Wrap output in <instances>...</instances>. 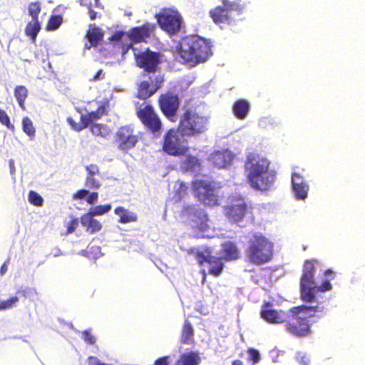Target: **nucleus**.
I'll return each mask as SVG.
<instances>
[{
  "label": "nucleus",
  "instance_id": "obj_1",
  "mask_svg": "<svg viewBox=\"0 0 365 365\" xmlns=\"http://www.w3.org/2000/svg\"><path fill=\"white\" fill-rule=\"evenodd\" d=\"M270 162L259 154L250 153L245 161L244 168L250 186L255 190H269L276 179V173L269 170Z\"/></svg>",
  "mask_w": 365,
  "mask_h": 365
},
{
  "label": "nucleus",
  "instance_id": "obj_2",
  "mask_svg": "<svg viewBox=\"0 0 365 365\" xmlns=\"http://www.w3.org/2000/svg\"><path fill=\"white\" fill-rule=\"evenodd\" d=\"M177 52L183 64L194 67L206 62L212 55L211 42L198 35L182 37Z\"/></svg>",
  "mask_w": 365,
  "mask_h": 365
},
{
  "label": "nucleus",
  "instance_id": "obj_3",
  "mask_svg": "<svg viewBox=\"0 0 365 365\" xmlns=\"http://www.w3.org/2000/svg\"><path fill=\"white\" fill-rule=\"evenodd\" d=\"M322 311L319 306H295L287 310L284 322L285 331L292 336L302 338L312 333L310 319L315 317V312Z\"/></svg>",
  "mask_w": 365,
  "mask_h": 365
},
{
  "label": "nucleus",
  "instance_id": "obj_4",
  "mask_svg": "<svg viewBox=\"0 0 365 365\" xmlns=\"http://www.w3.org/2000/svg\"><path fill=\"white\" fill-rule=\"evenodd\" d=\"M209 126V118L196 108H184L178 127L187 138H197L205 133Z\"/></svg>",
  "mask_w": 365,
  "mask_h": 365
},
{
  "label": "nucleus",
  "instance_id": "obj_5",
  "mask_svg": "<svg viewBox=\"0 0 365 365\" xmlns=\"http://www.w3.org/2000/svg\"><path fill=\"white\" fill-rule=\"evenodd\" d=\"M273 249V243L267 237L261 233H255L248 240L246 257L250 263L260 266L272 259Z\"/></svg>",
  "mask_w": 365,
  "mask_h": 365
},
{
  "label": "nucleus",
  "instance_id": "obj_6",
  "mask_svg": "<svg viewBox=\"0 0 365 365\" xmlns=\"http://www.w3.org/2000/svg\"><path fill=\"white\" fill-rule=\"evenodd\" d=\"M194 197L202 204L208 207L220 205L222 196L218 193V187L212 180L196 179L191 182Z\"/></svg>",
  "mask_w": 365,
  "mask_h": 365
},
{
  "label": "nucleus",
  "instance_id": "obj_7",
  "mask_svg": "<svg viewBox=\"0 0 365 365\" xmlns=\"http://www.w3.org/2000/svg\"><path fill=\"white\" fill-rule=\"evenodd\" d=\"M187 135L179 128L173 127L165 131L162 140V150L171 156H183L190 150Z\"/></svg>",
  "mask_w": 365,
  "mask_h": 365
},
{
  "label": "nucleus",
  "instance_id": "obj_8",
  "mask_svg": "<svg viewBox=\"0 0 365 365\" xmlns=\"http://www.w3.org/2000/svg\"><path fill=\"white\" fill-rule=\"evenodd\" d=\"M318 261L316 259H306L302 267V273L299 281L300 297L303 302H313L312 291L315 284L314 274L315 264Z\"/></svg>",
  "mask_w": 365,
  "mask_h": 365
},
{
  "label": "nucleus",
  "instance_id": "obj_9",
  "mask_svg": "<svg viewBox=\"0 0 365 365\" xmlns=\"http://www.w3.org/2000/svg\"><path fill=\"white\" fill-rule=\"evenodd\" d=\"M136 115L149 133L156 136L160 134L163 122L153 105L141 104L137 109Z\"/></svg>",
  "mask_w": 365,
  "mask_h": 365
},
{
  "label": "nucleus",
  "instance_id": "obj_10",
  "mask_svg": "<svg viewBox=\"0 0 365 365\" xmlns=\"http://www.w3.org/2000/svg\"><path fill=\"white\" fill-rule=\"evenodd\" d=\"M155 18L159 26L168 34L173 36L180 31L183 19L176 9L163 8L155 15Z\"/></svg>",
  "mask_w": 365,
  "mask_h": 365
},
{
  "label": "nucleus",
  "instance_id": "obj_11",
  "mask_svg": "<svg viewBox=\"0 0 365 365\" xmlns=\"http://www.w3.org/2000/svg\"><path fill=\"white\" fill-rule=\"evenodd\" d=\"M252 207L248 205L243 198L232 199L224 207V215L231 222H241L246 215L252 214Z\"/></svg>",
  "mask_w": 365,
  "mask_h": 365
},
{
  "label": "nucleus",
  "instance_id": "obj_12",
  "mask_svg": "<svg viewBox=\"0 0 365 365\" xmlns=\"http://www.w3.org/2000/svg\"><path fill=\"white\" fill-rule=\"evenodd\" d=\"M139 140L138 135L130 125L120 127L115 135V143L118 149L123 152L133 148Z\"/></svg>",
  "mask_w": 365,
  "mask_h": 365
},
{
  "label": "nucleus",
  "instance_id": "obj_13",
  "mask_svg": "<svg viewBox=\"0 0 365 365\" xmlns=\"http://www.w3.org/2000/svg\"><path fill=\"white\" fill-rule=\"evenodd\" d=\"M195 257L199 266L202 267L205 263L210 265L208 270L210 274L217 277L222 273L225 267L224 259L220 257L212 255L209 248L197 250L195 252Z\"/></svg>",
  "mask_w": 365,
  "mask_h": 365
},
{
  "label": "nucleus",
  "instance_id": "obj_14",
  "mask_svg": "<svg viewBox=\"0 0 365 365\" xmlns=\"http://www.w3.org/2000/svg\"><path fill=\"white\" fill-rule=\"evenodd\" d=\"M158 102L163 115L170 121L175 122L180 103L178 96L171 92H166L159 96Z\"/></svg>",
  "mask_w": 365,
  "mask_h": 365
},
{
  "label": "nucleus",
  "instance_id": "obj_15",
  "mask_svg": "<svg viewBox=\"0 0 365 365\" xmlns=\"http://www.w3.org/2000/svg\"><path fill=\"white\" fill-rule=\"evenodd\" d=\"M287 311L276 309L272 302L265 301L262 303L260 311V318L270 324H283Z\"/></svg>",
  "mask_w": 365,
  "mask_h": 365
},
{
  "label": "nucleus",
  "instance_id": "obj_16",
  "mask_svg": "<svg viewBox=\"0 0 365 365\" xmlns=\"http://www.w3.org/2000/svg\"><path fill=\"white\" fill-rule=\"evenodd\" d=\"M106 113L105 106L101 104L96 110L88 112L87 114H82L80 123H76L72 117H68L66 120L73 130L79 132L87 128L93 121L101 118Z\"/></svg>",
  "mask_w": 365,
  "mask_h": 365
},
{
  "label": "nucleus",
  "instance_id": "obj_17",
  "mask_svg": "<svg viewBox=\"0 0 365 365\" xmlns=\"http://www.w3.org/2000/svg\"><path fill=\"white\" fill-rule=\"evenodd\" d=\"M136 65L143 69L144 73L156 71L160 63L159 53L146 50L145 51L135 53Z\"/></svg>",
  "mask_w": 365,
  "mask_h": 365
},
{
  "label": "nucleus",
  "instance_id": "obj_18",
  "mask_svg": "<svg viewBox=\"0 0 365 365\" xmlns=\"http://www.w3.org/2000/svg\"><path fill=\"white\" fill-rule=\"evenodd\" d=\"M155 29V26L154 24L145 23L141 26L132 28L128 34V37L134 43L146 42L148 38L153 34Z\"/></svg>",
  "mask_w": 365,
  "mask_h": 365
},
{
  "label": "nucleus",
  "instance_id": "obj_19",
  "mask_svg": "<svg viewBox=\"0 0 365 365\" xmlns=\"http://www.w3.org/2000/svg\"><path fill=\"white\" fill-rule=\"evenodd\" d=\"M292 185L297 199L304 200L307 198L309 185L300 174L297 173L292 174Z\"/></svg>",
  "mask_w": 365,
  "mask_h": 365
},
{
  "label": "nucleus",
  "instance_id": "obj_20",
  "mask_svg": "<svg viewBox=\"0 0 365 365\" xmlns=\"http://www.w3.org/2000/svg\"><path fill=\"white\" fill-rule=\"evenodd\" d=\"M230 11L226 7L217 6L215 8L210 10V16L216 24H230L232 21Z\"/></svg>",
  "mask_w": 365,
  "mask_h": 365
},
{
  "label": "nucleus",
  "instance_id": "obj_21",
  "mask_svg": "<svg viewBox=\"0 0 365 365\" xmlns=\"http://www.w3.org/2000/svg\"><path fill=\"white\" fill-rule=\"evenodd\" d=\"M103 37L104 33L102 29L95 24H91L86 33V38L88 40V43L85 45L86 48L90 49L92 47L98 46L103 41Z\"/></svg>",
  "mask_w": 365,
  "mask_h": 365
},
{
  "label": "nucleus",
  "instance_id": "obj_22",
  "mask_svg": "<svg viewBox=\"0 0 365 365\" xmlns=\"http://www.w3.org/2000/svg\"><path fill=\"white\" fill-rule=\"evenodd\" d=\"M232 160V155L227 150L215 151L210 157L212 164L217 168H223L228 166Z\"/></svg>",
  "mask_w": 365,
  "mask_h": 365
},
{
  "label": "nucleus",
  "instance_id": "obj_23",
  "mask_svg": "<svg viewBox=\"0 0 365 365\" xmlns=\"http://www.w3.org/2000/svg\"><path fill=\"white\" fill-rule=\"evenodd\" d=\"M93 217L89 212H86L82 215L80 218L82 226L90 234L99 232L103 227L102 224L98 220L94 219Z\"/></svg>",
  "mask_w": 365,
  "mask_h": 365
},
{
  "label": "nucleus",
  "instance_id": "obj_24",
  "mask_svg": "<svg viewBox=\"0 0 365 365\" xmlns=\"http://www.w3.org/2000/svg\"><path fill=\"white\" fill-rule=\"evenodd\" d=\"M222 257L225 261L236 260L240 257V251L235 243L228 241L222 244Z\"/></svg>",
  "mask_w": 365,
  "mask_h": 365
},
{
  "label": "nucleus",
  "instance_id": "obj_25",
  "mask_svg": "<svg viewBox=\"0 0 365 365\" xmlns=\"http://www.w3.org/2000/svg\"><path fill=\"white\" fill-rule=\"evenodd\" d=\"M250 109V103L245 99L237 100L232 106V112L235 116L240 120H243L247 116Z\"/></svg>",
  "mask_w": 365,
  "mask_h": 365
},
{
  "label": "nucleus",
  "instance_id": "obj_26",
  "mask_svg": "<svg viewBox=\"0 0 365 365\" xmlns=\"http://www.w3.org/2000/svg\"><path fill=\"white\" fill-rule=\"evenodd\" d=\"M201 359L197 352L190 351L182 354L175 365H198Z\"/></svg>",
  "mask_w": 365,
  "mask_h": 365
},
{
  "label": "nucleus",
  "instance_id": "obj_27",
  "mask_svg": "<svg viewBox=\"0 0 365 365\" xmlns=\"http://www.w3.org/2000/svg\"><path fill=\"white\" fill-rule=\"evenodd\" d=\"M114 212L119 216L118 222L120 223L126 224L136 222L138 220V217L134 212H130L121 206L117 207Z\"/></svg>",
  "mask_w": 365,
  "mask_h": 365
},
{
  "label": "nucleus",
  "instance_id": "obj_28",
  "mask_svg": "<svg viewBox=\"0 0 365 365\" xmlns=\"http://www.w3.org/2000/svg\"><path fill=\"white\" fill-rule=\"evenodd\" d=\"M199 230H206L208 228V217L206 212L202 210H197L193 212V220Z\"/></svg>",
  "mask_w": 365,
  "mask_h": 365
},
{
  "label": "nucleus",
  "instance_id": "obj_29",
  "mask_svg": "<svg viewBox=\"0 0 365 365\" xmlns=\"http://www.w3.org/2000/svg\"><path fill=\"white\" fill-rule=\"evenodd\" d=\"M41 30V24L38 20L29 21L25 27V34L30 38L33 43L36 41L38 34Z\"/></svg>",
  "mask_w": 365,
  "mask_h": 365
},
{
  "label": "nucleus",
  "instance_id": "obj_30",
  "mask_svg": "<svg viewBox=\"0 0 365 365\" xmlns=\"http://www.w3.org/2000/svg\"><path fill=\"white\" fill-rule=\"evenodd\" d=\"M156 91L152 87L148 81H142L138 89V97L142 100H145L153 96Z\"/></svg>",
  "mask_w": 365,
  "mask_h": 365
},
{
  "label": "nucleus",
  "instance_id": "obj_31",
  "mask_svg": "<svg viewBox=\"0 0 365 365\" xmlns=\"http://www.w3.org/2000/svg\"><path fill=\"white\" fill-rule=\"evenodd\" d=\"M180 167L185 171H193L200 167V160L193 155H187L180 163Z\"/></svg>",
  "mask_w": 365,
  "mask_h": 365
},
{
  "label": "nucleus",
  "instance_id": "obj_32",
  "mask_svg": "<svg viewBox=\"0 0 365 365\" xmlns=\"http://www.w3.org/2000/svg\"><path fill=\"white\" fill-rule=\"evenodd\" d=\"M143 76H147L149 78V82L153 88L157 91L162 87L164 81V76L160 73L156 71H148L144 73Z\"/></svg>",
  "mask_w": 365,
  "mask_h": 365
},
{
  "label": "nucleus",
  "instance_id": "obj_33",
  "mask_svg": "<svg viewBox=\"0 0 365 365\" xmlns=\"http://www.w3.org/2000/svg\"><path fill=\"white\" fill-rule=\"evenodd\" d=\"M194 330L191 323L188 320H185L182 326L180 342L182 344H190L192 341Z\"/></svg>",
  "mask_w": 365,
  "mask_h": 365
},
{
  "label": "nucleus",
  "instance_id": "obj_34",
  "mask_svg": "<svg viewBox=\"0 0 365 365\" xmlns=\"http://www.w3.org/2000/svg\"><path fill=\"white\" fill-rule=\"evenodd\" d=\"M29 91L24 86H17L14 88V96L17 100L19 106L23 110H25V101L28 97Z\"/></svg>",
  "mask_w": 365,
  "mask_h": 365
},
{
  "label": "nucleus",
  "instance_id": "obj_35",
  "mask_svg": "<svg viewBox=\"0 0 365 365\" xmlns=\"http://www.w3.org/2000/svg\"><path fill=\"white\" fill-rule=\"evenodd\" d=\"M22 130L31 138H34L36 135V129L33 122L28 116L22 118Z\"/></svg>",
  "mask_w": 365,
  "mask_h": 365
},
{
  "label": "nucleus",
  "instance_id": "obj_36",
  "mask_svg": "<svg viewBox=\"0 0 365 365\" xmlns=\"http://www.w3.org/2000/svg\"><path fill=\"white\" fill-rule=\"evenodd\" d=\"M329 280V279H326L319 286L317 285L315 283L314 286L313 287V290L312 291V294L313 295V302L317 301L316 294L318 292L330 291L332 289V286Z\"/></svg>",
  "mask_w": 365,
  "mask_h": 365
},
{
  "label": "nucleus",
  "instance_id": "obj_37",
  "mask_svg": "<svg viewBox=\"0 0 365 365\" xmlns=\"http://www.w3.org/2000/svg\"><path fill=\"white\" fill-rule=\"evenodd\" d=\"M63 22V18L60 15H52L49 18L46 29L47 31H54L59 28Z\"/></svg>",
  "mask_w": 365,
  "mask_h": 365
},
{
  "label": "nucleus",
  "instance_id": "obj_38",
  "mask_svg": "<svg viewBox=\"0 0 365 365\" xmlns=\"http://www.w3.org/2000/svg\"><path fill=\"white\" fill-rule=\"evenodd\" d=\"M41 11V4L40 1L31 2L28 5V11L29 16L33 20H38V15Z\"/></svg>",
  "mask_w": 365,
  "mask_h": 365
},
{
  "label": "nucleus",
  "instance_id": "obj_39",
  "mask_svg": "<svg viewBox=\"0 0 365 365\" xmlns=\"http://www.w3.org/2000/svg\"><path fill=\"white\" fill-rule=\"evenodd\" d=\"M91 131L94 135L101 137H106L109 133L108 127L100 123L92 124L91 125Z\"/></svg>",
  "mask_w": 365,
  "mask_h": 365
},
{
  "label": "nucleus",
  "instance_id": "obj_40",
  "mask_svg": "<svg viewBox=\"0 0 365 365\" xmlns=\"http://www.w3.org/2000/svg\"><path fill=\"white\" fill-rule=\"evenodd\" d=\"M111 210V205L110 204L97 205L89 209V212L93 216L103 215L105 213L109 212Z\"/></svg>",
  "mask_w": 365,
  "mask_h": 365
},
{
  "label": "nucleus",
  "instance_id": "obj_41",
  "mask_svg": "<svg viewBox=\"0 0 365 365\" xmlns=\"http://www.w3.org/2000/svg\"><path fill=\"white\" fill-rule=\"evenodd\" d=\"M19 301V297L12 296L6 300L0 302V311L11 309L16 305Z\"/></svg>",
  "mask_w": 365,
  "mask_h": 365
},
{
  "label": "nucleus",
  "instance_id": "obj_42",
  "mask_svg": "<svg viewBox=\"0 0 365 365\" xmlns=\"http://www.w3.org/2000/svg\"><path fill=\"white\" fill-rule=\"evenodd\" d=\"M28 197L31 205L37 207L42 206L43 199L37 192L34 190L29 191Z\"/></svg>",
  "mask_w": 365,
  "mask_h": 365
},
{
  "label": "nucleus",
  "instance_id": "obj_43",
  "mask_svg": "<svg viewBox=\"0 0 365 365\" xmlns=\"http://www.w3.org/2000/svg\"><path fill=\"white\" fill-rule=\"evenodd\" d=\"M0 123L5 125L9 130L14 132L15 126L10 121L9 116L8 114L2 109L0 108Z\"/></svg>",
  "mask_w": 365,
  "mask_h": 365
},
{
  "label": "nucleus",
  "instance_id": "obj_44",
  "mask_svg": "<svg viewBox=\"0 0 365 365\" xmlns=\"http://www.w3.org/2000/svg\"><path fill=\"white\" fill-rule=\"evenodd\" d=\"M16 294L19 295L20 297L28 298L36 295L37 292L36 289L34 288L21 287L16 291Z\"/></svg>",
  "mask_w": 365,
  "mask_h": 365
},
{
  "label": "nucleus",
  "instance_id": "obj_45",
  "mask_svg": "<svg viewBox=\"0 0 365 365\" xmlns=\"http://www.w3.org/2000/svg\"><path fill=\"white\" fill-rule=\"evenodd\" d=\"M223 5L222 6L226 7V9L230 11H241L243 9V6L236 1H231L230 0H221Z\"/></svg>",
  "mask_w": 365,
  "mask_h": 365
},
{
  "label": "nucleus",
  "instance_id": "obj_46",
  "mask_svg": "<svg viewBox=\"0 0 365 365\" xmlns=\"http://www.w3.org/2000/svg\"><path fill=\"white\" fill-rule=\"evenodd\" d=\"M95 175H87L85 180V185L89 189H98L101 187L100 182L94 178Z\"/></svg>",
  "mask_w": 365,
  "mask_h": 365
},
{
  "label": "nucleus",
  "instance_id": "obj_47",
  "mask_svg": "<svg viewBox=\"0 0 365 365\" xmlns=\"http://www.w3.org/2000/svg\"><path fill=\"white\" fill-rule=\"evenodd\" d=\"M247 353L249 354V356H250V360L251 361H252V363L254 364H257L259 361L260 354L257 349H253V348H250L247 349Z\"/></svg>",
  "mask_w": 365,
  "mask_h": 365
},
{
  "label": "nucleus",
  "instance_id": "obj_48",
  "mask_svg": "<svg viewBox=\"0 0 365 365\" xmlns=\"http://www.w3.org/2000/svg\"><path fill=\"white\" fill-rule=\"evenodd\" d=\"M83 339L90 345H93L96 343V339L89 331L86 330L82 332Z\"/></svg>",
  "mask_w": 365,
  "mask_h": 365
},
{
  "label": "nucleus",
  "instance_id": "obj_49",
  "mask_svg": "<svg viewBox=\"0 0 365 365\" xmlns=\"http://www.w3.org/2000/svg\"><path fill=\"white\" fill-rule=\"evenodd\" d=\"M78 225V220L77 218H73L71 220H70L66 225V234H71L73 233Z\"/></svg>",
  "mask_w": 365,
  "mask_h": 365
},
{
  "label": "nucleus",
  "instance_id": "obj_50",
  "mask_svg": "<svg viewBox=\"0 0 365 365\" xmlns=\"http://www.w3.org/2000/svg\"><path fill=\"white\" fill-rule=\"evenodd\" d=\"M88 194L89 191L88 190L81 189L73 194L72 198L73 200H82L84 199Z\"/></svg>",
  "mask_w": 365,
  "mask_h": 365
},
{
  "label": "nucleus",
  "instance_id": "obj_51",
  "mask_svg": "<svg viewBox=\"0 0 365 365\" xmlns=\"http://www.w3.org/2000/svg\"><path fill=\"white\" fill-rule=\"evenodd\" d=\"M86 170L88 173L87 175H95L99 174L98 166L96 164H91L86 167Z\"/></svg>",
  "mask_w": 365,
  "mask_h": 365
},
{
  "label": "nucleus",
  "instance_id": "obj_52",
  "mask_svg": "<svg viewBox=\"0 0 365 365\" xmlns=\"http://www.w3.org/2000/svg\"><path fill=\"white\" fill-rule=\"evenodd\" d=\"M297 359L301 365H309L310 362V359L306 354L299 353Z\"/></svg>",
  "mask_w": 365,
  "mask_h": 365
},
{
  "label": "nucleus",
  "instance_id": "obj_53",
  "mask_svg": "<svg viewBox=\"0 0 365 365\" xmlns=\"http://www.w3.org/2000/svg\"><path fill=\"white\" fill-rule=\"evenodd\" d=\"M125 36L128 37V34L123 31H117L110 38V41H120L123 40Z\"/></svg>",
  "mask_w": 365,
  "mask_h": 365
},
{
  "label": "nucleus",
  "instance_id": "obj_54",
  "mask_svg": "<svg viewBox=\"0 0 365 365\" xmlns=\"http://www.w3.org/2000/svg\"><path fill=\"white\" fill-rule=\"evenodd\" d=\"M87 196L86 202L89 205L94 204L98 199V193L97 192H89Z\"/></svg>",
  "mask_w": 365,
  "mask_h": 365
},
{
  "label": "nucleus",
  "instance_id": "obj_55",
  "mask_svg": "<svg viewBox=\"0 0 365 365\" xmlns=\"http://www.w3.org/2000/svg\"><path fill=\"white\" fill-rule=\"evenodd\" d=\"M168 359V356L160 357L155 361L154 365H169Z\"/></svg>",
  "mask_w": 365,
  "mask_h": 365
},
{
  "label": "nucleus",
  "instance_id": "obj_56",
  "mask_svg": "<svg viewBox=\"0 0 365 365\" xmlns=\"http://www.w3.org/2000/svg\"><path fill=\"white\" fill-rule=\"evenodd\" d=\"M88 365H101L102 362L100 360L93 356H90L87 359Z\"/></svg>",
  "mask_w": 365,
  "mask_h": 365
},
{
  "label": "nucleus",
  "instance_id": "obj_57",
  "mask_svg": "<svg viewBox=\"0 0 365 365\" xmlns=\"http://www.w3.org/2000/svg\"><path fill=\"white\" fill-rule=\"evenodd\" d=\"M179 187L178 189V192L180 194L185 195L187 194L188 186L186 185L183 182L179 181Z\"/></svg>",
  "mask_w": 365,
  "mask_h": 365
},
{
  "label": "nucleus",
  "instance_id": "obj_58",
  "mask_svg": "<svg viewBox=\"0 0 365 365\" xmlns=\"http://www.w3.org/2000/svg\"><path fill=\"white\" fill-rule=\"evenodd\" d=\"M104 78V73H103V70L100 69L96 75L92 78L91 81H98L101 80Z\"/></svg>",
  "mask_w": 365,
  "mask_h": 365
},
{
  "label": "nucleus",
  "instance_id": "obj_59",
  "mask_svg": "<svg viewBox=\"0 0 365 365\" xmlns=\"http://www.w3.org/2000/svg\"><path fill=\"white\" fill-rule=\"evenodd\" d=\"M91 20H95L97 18V13L92 9L91 4L88 6Z\"/></svg>",
  "mask_w": 365,
  "mask_h": 365
},
{
  "label": "nucleus",
  "instance_id": "obj_60",
  "mask_svg": "<svg viewBox=\"0 0 365 365\" xmlns=\"http://www.w3.org/2000/svg\"><path fill=\"white\" fill-rule=\"evenodd\" d=\"M324 275L325 277H329V279L331 280L335 277V273L331 269H328L324 272Z\"/></svg>",
  "mask_w": 365,
  "mask_h": 365
},
{
  "label": "nucleus",
  "instance_id": "obj_61",
  "mask_svg": "<svg viewBox=\"0 0 365 365\" xmlns=\"http://www.w3.org/2000/svg\"><path fill=\"white\" fill-rule=\"evenodd\" d=\"M9 167H10L11 174L14 175L15 173V165H14V161L12 159L9 160Z\"/></svg>",
  "mask_w": 365,
  "mask_h": 365
},
{
  "label": "nucleus",
  "instance_id": "obj_62",
  "mask_svg": "<svg viewBox=\"0 0 365 365\" xmlns=\"http://www.w3.org/2000/svg\"><path fill=\"white\" fill-rule=\"evenodd\" d=\"M7 270V265L6 263L3 264L1 267V269H0V273L1 275H4L5 274V272H6Z\"/></svg>",
  "mask_w": 365,
  "mask_h": 365
},
{
  "label": "nucleus",
  "instance_id": "obj_63",
  "mask_svg": "<svg viewBox=\"0 0 365 365\" xmlns=\"http://www.w3.org/2000/svg\"><path fill=\"white\" fill-rule=\"evenodd\" d=\"M232 365H243V362L239 359L234 360L232 362Z\"/></svg>",
  "mask_w": 365,
  "mask_h": 365
},
{
  "label": "nucleus",
  "instance_id": "obj_64",
  "mask_svg": "<svg viewBox=\"0 0 365 365\" xmlns=\"http://www.w3.org/2000/svg\"><path fill=\"white\" fill-rule=\"evenodd\" d=\"M101 365H113V364L102 363Z\"/></svg>",
  "mask_w": 365,
  "mask_h": 365
}]
</instances>
